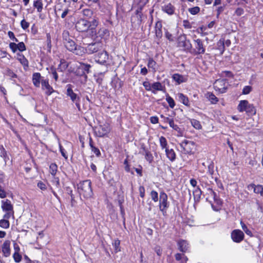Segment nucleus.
<instances>
[{
	"mask_svg": "<svg viewBox=\"0 0 263 263\" xmlns=\"http://www.w3.org/2000/svg\"><path fill=\"white\" fill-rule=\"evenodd\" d=\"M248 190H253L254 193L260 195L263 197V186L260 184L255 185L254 183L250 184L248 185Z\"/></svg>",
	"mask_w": 263,
	"mask_h": 263,
	"instance_id": "2eb2a0df",
	"label": "nucleus"
},
{
	"mask_svg": "<svg viewBox=\"0 0 263 263\" xmlns=\"http://www.w3.org/2000/svg\"><path fill=\"white\" fill-rule=\"evenodd\" d=\"M11 242L9 240H6L1 246V250L3 255L5 257H8L11 255Z\"/></svg>",
	"mask_w": 263,
	"mask_h": 263,
	"instance_id": "9d476101",
	"label": "nucleus"
},
{
	"mask_svg": "<svg viewBox=\"0 0 263 263\" xmlns=\"http://www.w3.org/2000/svg\"><path fill=\"white\" fill-rule=\"evenodd\" d=\"M177 96L178 97L179 100L184 105L187 106H190V102L188 98L186 96L182 93H178Z\"/></svg>",
	"mask_w": 263,
	"mask_h": 263,
	"instance_id": "393cba45",
	"label": "nucleus"
},
{
	"mask_svg": "<svg viewBox=\"0 0 263 263\" xmlns=\"http://www.w3.org/2000/svg\"><path fill=\"white\" fill-rule=\"evenodd\" d=\"M67 95L68 96L72 102H76V104L79 109L80 108V104L79 103V98L77 95L70 88H68L67 89Z\"/></svg>",
	"mask_w": 263,
	"mask_h": 263,
	"instance_id": "dca6fc26",
	"label": "nucleus"
},
{
	"mask_svg": "<svg viewBox=\"0 0 263 263\" xmlns=\"http://www.w3.org/2000/svg\"><path fill=\"white\" fill-rule=\"evenodd\" d=\"M78 190L80 195L84 198L88 199L92 197V191L91 187V182L85 180L78 184Z\"/></svg>",
	"mask_w": 263,
	"mask_h": 263,
	"instance_id": "f03ea898",
	"label": "nucleus"
},
{
	"mask_svg": "<svg viewBox=\"0 0 263 263\" xmlns=\"http://www.w3.org/2000/svg\"><path fill=\"white\" fill-rule=\"evenodd\" d=\"M21 24L22 27L24 29H25L29 27V23L27 22H26L25 20H23L21 21Z\"/></svg>",
	"mask_w": 263,
	"mask_h": 263,
	"instance_id": "603ef678",
	"label": "nucleus"
},
{
	"mask_svg": "<svg viewBox=\"0 0 263 263\" xmlns=\"http://www.w3.org/2000/svg\"><path fill=\"white\" fill-rule=\"evenodd\" d=\"M12 257L14 261L16 263L21 262L22 259V256L20 253L14 252Z\"/></svg>",
	"mask_w": 263,
	"mask_h": 263,
	"instance_id": "72a5a7b5",
	"label": "nucleus"
},
{
	"mask_svg": "<svg viewBox=\"0 0 263 263\" xmlns=\"http://www.w3.org/2000/svg\"><path fill=\"white\" fill-rule=\"evenodd\" d=\"M16 59L20 61L21 64L24 66V69H26L28 67V61L27 59L21 53L16 54Z\"/></svg>",
	"mask_w": 263,
	"mask_h": 263,
	"instance_id": "412c9836",
	"label": "nucleus"
},
{
	"mask_svg": "<svg viewBox=\"0 0 263 263\" xmlns=\"http://www.w3.org/2000/svg\"><path fill=\"white\" fill-rule=\"evenodd\" d=\"M244 236L243 232L238 229L234 230L231 233V238L237 243L241 242L243 239Z\"/></svg>",
	"mask_w": 263,
	"mask_h": 263,
	"instance_id": "f8f14e48",
	"label": "nucleus"
},
{
	"mask_svg": "<svg viewBox=\"0 0 263 263\" xmlns=\"http://www.w3.org/2000/svg\"><path fill=\"white\" fill-rule=\"evenodd\" d=\"M143 85L146 90H152V84L149 82H144Z\"/></svg>",
	"mask_w": 263,
	"mask_h": 263,
	"instance_id": "49530a36",
	"label": "nucleus"
},
{
	"mask_svg": "<svg viewBox=\"0 0 263 263\" xmlns=\"http://www.w3.org/2000/svg\"><path fill=\"white\" fill-rule=\"evenodd\" d=\"M98 36L102 39H106L109 35V33L108 30L106 28H101L98 33Z\"/></svg>",
	"mask_w": 263,
	"mask_h": 263,
	"instance_id": "cd10ccee",
	"label": "nucleus"
},
{
	"mask_svg": "<svg viewBox=\"0 0 263 263\" xmlns=\"http://www.w3.org/2000/svg\"><path fill=\"white\" fill-rule=\"evenodd\" d=\"M13 248H14V252H17L20 253V248L19 246L16 243H14L13 244Z\"/></svg>",
	"mask_w": 263,
	"mask_h": 263,
	"instance_id": "680f3d73",
	"label": "nucleus"
},
{
	"mask_svg": "<svg viewBox=\"0 0 263 263\" xmlns=\"http://www.w3.org/2000/svg\"><path fill=\"white\" fill-rule=\"evenodd\" d=\"M120 241L119 240H116L114 243L115 250L116 252H118L120 251Z\"/></svg>",
	"mask_w": 263,
	"mask_h": 263,
	"instance_id": "a18cd8bd",
	"label": "nucleus"
},
{
	"mask_svg": "<svg viewBox=\"0 0 263 263\" xmlns=\"http://www.w3.org/2000/svg\"><path fill=\"white\" fill-rule=\"evenodd\" d=\"M72 52L76 55L82 56L84 54L87 53L86 48L77 45L76 49H74Z\"/></svg>",
	"mask_w": 263,
	"mask_h": 263,
	"instance_id": "b1692460",
	"label": "nucleus"
},
{
	"mask_svg": "<svg viewBox=\"0 0 263 263\" xmlns=\"http://www.w3.org/2000/svg\"><path fill=\"white\" fill-rule=\"evenodd\" d=\"M205 96L212 104H216L218 101V98L212 92H208Z\"/></svg>",
	"mask_w": 263,
	"mask_h": 263,
	"instance_id": "a878e982",
	"label": "nucleus"
},
{
	"mask_svg": "<svg viewBox=\"0 0 263 263\" xmlns=\"http://www.w3.org/2000/svg\"><path fill=\"white\" fill-rule=\"evenodd\" d=\"M102 48V45L99 43H94L87 45L86 47L87 53L92 54Z\"/></svg>",
	"mask_w": 263,
	"mask_h": 263,
	"instance_id": "4468645a",
	"label": "nucleus"
},
{
	"mask_svg": "<svg viewBox=\"0 0 263 263\" xmlns=\"http://www.w3.org/2000/svg\"><path fill=\"white\" fill-rule=\"evenodd\" d=\"M145 151V158L149 162H152L153 159L152 154L147 150Z\"/></svg>",
	"mask_w": 263,
	"mask_h": 263,
	"instance_id": "37998d69",
	"label": "nucleus"
},
{
	"mask_svg": "<svg viewBox=\"0 0 263 263\" xmlns=\"http://www.w3.org/2000/svg\"><path fill=\"white\" fill-rule=\"evenodd\" d=\"M34 7L37 9L38 12H41L43 9V4L40 0H37L34 2Z\"/></svg>",
	"mask_w": 263,
	"mask_h": 263,
	"instance_id": "f704fd0d",
	"label": "nucleus"
},
{
	"mask_svg": "<svg viewBox=\"0 0 263 263\" xmlns=\"http://www.w3.org/2000/svg\"><path fill=\"white\" fill-rule=\"evenodd\" d=\"M214 87L216 91L224 93L227 89V82L223 79L217 80L214 84Z\"/></svg>",
	"mask_w": 263,
	"mask_h": 263,
	"instance_id": "6e6552de",
	"label": "nucleus"
},
{
	"mask_svg": "<svg viewBox=\"0 0 263 263\" xmlns=\"http://www.w3.org/2000/svg\"><path fill=\"white\" fill-rule=\"evenodd\" d=\"M191 124L193 126L197 129H200L202 128V126L200 122L198 120L193 119L191 121Z\"/></svg>",
	"mask_w": 263,
	"mask_h": 263,
	"instance_id": "e433bc0d",
	"label": "nucleus"
},
{
	"mask_svg": "<svg viewBox=\"0 0 263 263\" xmlns=\"http://www.w3.org/2000/svg\"><path fill=\"white\" fill-rule=\"evenodd\" d=\"M235 13L237 15L240 16L243 13V10L242 8H238L235 11Z\"/></svg>",
	"mask_w": 263,
	"mask_h": 263,
	"instance_id": "bf43d9fd",
	"label": "nucleus"
},
{
	"mask_svg": "<svg viewBox=\"0 0 263 263\" xmlns=\"http://www.w3.org/2000/svg\"><path fill=\"white\" fill-rule=\"evenodd\" d=\"M221 43L225 46L229 47L231 45V41L230 40H227L224 42L221 41Z\"/></svg>",
	"mask_w": 263,
	"mask_h": 263,
	"instance_id": "338daca9",
	"label": "nucleus"
},
{
	"mask_svg": "<svg viewBox=\"0 0 263 263\" xmlns=\"http://www.w3.org/2000/svg\"><path fill=\"white\" fill-rule=\"evenodd\" d=\"M151 122L153 124H156L158 122V118L156 116L152 117L150 119Z\"/></svg>",
	"mask_w": 263,
	"mask_h": 263,
	"instance_id": "052dcab7",
	"label": "nucleus"
},
{
	"mask_svg": "<svg viewBox=\"0 0 263 263\" xmlns=\"http://www.w3.org/2000/svg\"><path fill=\"white\" fill-rule=\"evenodd\" d=\"M151 198L154 201V202H157L158 200V194L157 192L155 191H152L151 192Z\"/></svg>",
	"mask_w": 263,
	"mask_h": 263,
	"instance_id": "79ce46f5",
	"label": "nucleus"
},
{
	"mask_svg": "<svg viewBox=\"0 0 263 263\" xmlns=\"http://www.w3.org/2000/svg\"><path fill=\"white\" fill-rule=\"evenodd\" d=\"M1 208L3 211L6 213L4 215V218L5 219H9L11 216H14L13 206L11 203L10 200L5 199L2 200Z\"/></svg>",
	"mask_w": 263,
	"mask_h": 263,
	"instance_id": "20e7f679",
	"label": "nucleus"
},
{
	"mask_svg": "<svg viewBox=\"0 0 263 263\" xmlns=\"http://www.w3.org/2000/svg\"><path fill=\"white\" fill-rule=\"evenodd\" d=\"M252 90V87L251 86H245L242 90V93L243 95H248L250 93Z\"/></svg>",
	"mask_w": 263,
	"mask_h": 263,
	"instance_id": "a19ab883",
	"label": "nucleus"
},
{
	"mask_svg": "<svg viewBox=\"0 0 263 263\" xmlns=\"http://www.w3.org/2000/svg\"><path fill=\"white\" fill-rule=\"evenodd\" d=\"M166 120L168 122L170 126L172 128H173L174 130H175L178 132H180V128L177 125L175 124L173 120L170 119L168 118H166Z\"/></svg>",
	"mask_w": 263,
	"mask_h": 263,
	"instance_id": "2f4dec72",
	"label": "nucleus"
},
{
	"mask_svg": "<svg viewBox=\"0 0 263 263\" xmlns=\"http://www.w3.org/2000/svg\"><path fill=\"white\" fill-rule=\"evenodd\" d=\"M237 109L239 112L255 113V107L253 104H250L247 100H241L239 102Z\"/></svg>",
	"mask_w": 263,
	"mask_h": 263,
	"instance_id": "39448f33",
	"label": "nucleus"
},
{
	"mask_svg": "<svg viewBox=\"0 0 263 263\" xmlns=\"http://www.w3.org/2000/svg\"><path fill=\"white\" fill-rule=\"evenodd\" d=\"M68 33H65L64 34V44L65 47L70 51L73 52L76 49V47L77 45L75 42L68 36H67Z\"/></svg>",
	"mask_w": 263,
	"mask_h": 263,
	"instance_id": "9b49d317",
	"label": "nucleus"
},
{
	"mask_svg": "<svg viewBox=\"0 0 263 263\" xmlns=\"http://www.w3.org/2000/svg\"><path fill=\"white\" fill-rule=\"evenodd\" d=\"M200 11V8L198 7H195L189 9V11L193 15L197 14Z\"/></svg>",
	"mask_w": 263,
	"mask_h": 263,
	"instance_id": "c03bdc74",
	"label": "nucleus"
},
{
	"mask_svg": "<svg viewBox=\"0 0 263 263\" xmlns=\"http://www.w3.org/2000/svg\"><path fill=\"white\" fill-rule=\"evenodd\" d=\"M7 52L5 51L0 50V58H4L7 56Z\"/></svg>",
	"mask_w": 263,
	"mask_h": 263,
	"instance_id": "69168bd1",
	"label": "nucleus"
},
{
	"mask_svg": "<svg viewBox=\"0 0 263 263\" xmlns=\"http://www.w3.org/2000/svg\"><path fill=\"white\" fill-rule=\"evenodd\" d=\"M37 186L41 190L44 191L46 189V185L42 181H40L37 183Z\"/></svg>",
	"mask_w": 263,
	"mask_h": 263,
	"instance_id": "8fccbe9b",
	"label": "nucleus"
},
{
	"mask_svg": "<svg viewBox=\"0 0 263 263\" xmlns=\"http://www.w3.org/2000/svg\"><path fill=\"white\" fill-rule=\"evenodd\" d=\"M165 36L170 41H173V39L172 38V34L169 33L168 31H166L165 32Z\"/></svg>",
	"mask_w": 263,
	"mask_h": 263,
	"instance_id": "0e129e2a",
	"label": "nucleus"
},
{
	"mask_svg": "<svg viewBox=\"0 0 263 263\" xmlns=\"http://www.w3.org/2000/svg\"><path fill=\"white\" fill-rule=\"evenodd\" d=\"M162 86L159 82H155L152 84V91L153 93H156V91L162 90Z\"/></svg>",
	"mask_w": 263,
	"mask_h": 263,
	"instance_id": "c756f323",
	"label": "nucleus"
},
{
	"mask_svg": "<svg viewBox=\"0 0 263 263\" xmlns=\"http://www.w3.org/2000/svg\"><path fill=\"white\" fill-rule=\"evenodd\" d=\"M222 77H227L229 78H232L233 77V74L230 71H224L221 73Z\"/></svg>",
	"mask_w": 263,
	"mask_h": 263,
	"instance_id": "09e8293b",
	"label": "nucleus"
},
{
	"mask_svg": "<svg viewBox=\"0 0 263 263\" xmlns=\"http://www.w3.org/2000/svg\"><path fill=\"white\" fill-rule=\"evenodd\" d=\"M7 194L5 191L0 187V198H4L6 197Z\"/></svg>",
	"mask_w": 263,
	"mask_h": 263,
	"instance_id": "5fc2aeb1",
	"label": "nucleus"
},
{
	"mask_svg": "<svg viewBox=\"0 0 263 263\" xmlns=\"http://www.w3.org/2000/svg\"><path fill=\"white\" fill-rule=\"evenodd\" d=\"M17 49L20 51H23L26 50V47L23 42H20L17 44Z\"/></svg>",
	"mask_w": 263,
	"mask_h": 263,
	"instance_id": "de8ad7c7",
	"label": "nucleus"
},
{
	"mask_svg": "<svg viewBox=\"0 0 263 263\" xmlns=\"http://www.w3.org/2000/svg\"><path fill=\"white\" fill-rule=\"evenodd\" d=\"M8 35L9 37L11 39L13 40L14 41H15L16 42H18L17 39L15 37L13 32H12V31H9L8 32Z\"/></svg>",
	"mask_w": 263,
	"mask_h": 263,
	"instance_id": "864d4df0",
	"label": "nucleus"
},
{
	"mask_svg": "<svg viewBox=\"0 0 263 263\" xmlns=\"http://www.w3.org/2000/svg\"><path fill=\"white\" fill-rule=\"evenodd\" d=\"M224 6H220L218 7L217 9V17H218L220 14L224 10Z\"/></svg>",
	"mask_w": 263,
	"mask_h": 263,
	"instance_id": "e2e57ef3",
	"label": "nucleus"
},
{
	"mask_svg": "<svg viewBox=\"0 0 263 263\" xmlns=\"http://www.w3.org/2000/svg\"><path fill=\"white\" fill-rule=\"evenodd\" d=\"M9 47L13 52H15L17 49V44L15 43H10Z\"/></svg>",
	"mask_w": 263,
	"mask_h": 263,
	"instance_id": "3c124183",
	"label": "nucleus"
},
{
	"mask_svg": "<svg viewBox=\"0 0 263 263\" xmlns=\"http://www.w3.org/2000/svg\"><path fill=\"white\" fill-rule=\"evenodd\" d=\"M240 224L242 230L245 231V232L249 236H252V233L250 230H249L246 224L240 221Z\"/></svg>",
	"mask_w": 263,
	"mask_h": 263,
	"instance_id": "4c0bfd02",
	"label": "nucleus"
},
{
	"mask_svg": "<svg viewBox=\"0 0 263 263\" xmlns=\"http://www.w3.org/2000/svg\"><path fill=\"white\" fill-rule=\"evenodd\" d=\"M183 25L186 29H189L191 28V25L190 23H189V21L186 20L183 21Z\"/></svg>",
	"mask_w": 263,
	"mask_h": 263,
	"instance_id": "4d7b16f0",
	"label": "nucleus"
},
{
	"mask_svg": "<svg viewBox=\"0 0 263 263\" xmlns=\"http://www.w3.org/2000/svg\"><path fill=\"white\" fill-rule=\"evenodd\" d=\"M108 59L109 57L107 52L103 50L96 56L95 61L101 64H104L108 60Z\"/></svg>",
	"mask_w": 263,
	"mask_h": 263,
	"instance_id": "ddd939ff",
	"label": "nucleus"
},
{
	"mask_svg": "<svg viewBox=\"0 0 263 263\" xmlns=\"http://www.w3.org/2000/svg\"><path fill=\"white\" fill-rule=\"evenodd\" d=\"M178 46L182 48L184 50H190L192 45L189 40H186V36L181 34L178 38Z\"/></svg>",
	"mask_w": 263,
	"mask_h": 263,
	"instance_id": "0eeeda50",
	"label": "nucleus"
},
{
	"mask_svg": "<svg viewBox=\"0 0 263 263\" xmlns=\"http://www.w3.org/2000/svg\"><path fill=\"white\" fill-rule=\"evenodd\" d=\"M166 101L167 102L171 108H173L175 106V103L174 99L169 96H167L166 98Z\"/></svg>",
	"mask_w": 263,
	"mask_h": 263,
	"instance_id": "58836bf2",
	"label": "nucleus"
},
{
	"mask_svg": "<svg viewBox=\"0 0 263 263\" xmlns=\"http://www.w3.org/2000/svg\"><path fill=\"white\" fill-rule=\"evenodd\" d=\"M147 66L148 68L152 69L153 72L156 71V63L152 59H149Z\"/></svg>",
	"mask_w": 263,
	"mask_h": 263,
	"instance_id": "c9c22d12",
	"label": "nucleus"
},
{
	"mask_svg": "<svg viewBox=\"0 0 263 263\" xmlns=\"http://www.w3.org/2000/svg\"><path fill=\"white\" fill-rule=\"evenodd\" d=\"M180 145L184 153L187 154H193L196 148L195 143L193 141L187 140H184L180 143Z\"/></svg>",
	"mask_w": 263,
	"mask_h": 263,
	"instance_id": "423d86ee",
	"label": "nucleus"
},
{
	"mask_svg": "<svg viewBox=\"0 0 263 263\" xmlns=\"http://www.w3.org/2000/svg\"><path fill=\"white\" fill-rule=\"evenodd\" d=\"M10 223L8 219H4L0 220V227L3 229H8L9 228Z\"/></svg>",
	"mask_w": 263,
	"mask_h": 263,
	"instance_id": "7c9ffc66",
	"label": "nucleus"
},
{
	"mask_svg": "<svg viewBox=\"0 0 263 263\" xmlns=\"http://www.w3.org/2000/svg\"><path fill=\"white\" fill-rule=\"evenodd\" d=\"M41 84L42 88L45 90V92L48 95H50L53 92L52 88L49 85L47 80H42Z\"/></svg>",
	"mask_w": 263,
	"mask_h": 263,
	"instance_id": "6ab92c4d",
	"label": "nucleus"
},
{
	"mask_svg": "<svg viewBox=\"0 0 263 263\" xmlns=\"http://www.w3.org/2000/svg\"><path fill=\"white\" fill-rule=\"evenodd\" d=\"M190 184H191L192 186L195 187L197 185V181L195 179H192L190 180Z\"/></svg>",
	"mask_w": 263,
	"mask_h": 263,
	"instance_id": "774afa93",
	"label": "nucleus"
},
{
	"mask_svg": "<svg viewBox=\"0 0 263 263\" xmlns=\"http://www.w3.org/2000/svg\"><path fill=\"white\" fill-rule=\"evenodd\" d=\"M50 172L52 175H55L57 171V166L54 163H52L49 166Z\"/></svg>",
	"mask_w": 263,
	"mask_h": 263,
	"instance_id": "ea45409f",
	"label": "nucleus"
},
{
	"mask_svg": "<svg viewBox=\"0 0 263 263\" xmlns=\"http://www.w3.org/2000/svg\"><path fill=\"white\" fill-rule=\"evenodd\" d=\"M172 78L173 80L177 83V84H180V83L185 82L187 81L186 77L180 75L178 73L173 74Z\"/></svg>",
	"mask_w": 263,
	"mask_h": 263,
	"instance_id": "4be33fe9",
	"label": "nucleus"
},
{
	"mask_svg": "<svg viewBox=\"0 0 263 263\" xmlns=\"http://www.w3.org/2000/svg\"><path fill=\"white\" fill-rule=\"evenodd\" d=\"M178 246L180 251L185 252L189 248V245L185 240H180L178 242Z\"/></svg>",
	"mask_w": 263,
	"mask_h": 263,
	"instance_id": "bb28decb",
	"label": "nucleus"
},
{
	"mask_svg": "<svg viewBox=\"0 0 263 263\" xmlns=\"http://www.w3.org/2000/svg\"><path fill=\"white\" fill-rule=\"evenodd\" d=\"M195 51L198 54H202L205 52L203 44L200 40L197 39L195 41Z\"/></svg>",
	"mask_w": 263,
	"mask_h": 263,
	"instance_id": "a211bd4d",
	"label": "nucleus"
},
{
	"mask_svg": "<svg viewBox=\"0 0 263 263\" xmlns=\"http://www.w3.org/2000/svg\"><path fill=\"white\" fill-rule=\"evenodd\" d=\"M159 142L162 148L165 149H166V148H167V142L165 138H164L163 136L160 137L159 138Z\"/></svg>",
	"mask_w": 263,
	"mask_h": 263,
	"instance_id": "473e14b6",
	"label": "nucleus"
},
{
	"mask_svg": "<svg viewBox=\"0 0 263 263\" xmlns=\"http://www.w3.org/2000/svg\"><path fill=\"white\" fill-rule=\"evenodd\" d=\"M165 153L167 157L172 161H173L176 158V154L173 149L166 148Z\"/></svg>",
	"mask_w": 263,
	"mask_h": 263,
	"instance_id": "c85d7f7f",
	"label": "nucleus"
},
{
	"mask_svg": "<svg viewBox=\"0 0 263 263\" xmlns=\"http://www.w3.org/2000/svg\"><path fill=\"white\" fill-rule=\"evenodd\" d=\"M162 10L168 15H172L174 13L175 8L172 4L168 3L164 5L162 7Z\"/></svg>",
	"mask_w": 263,
	"mask_h": 263,
	"instance_id": "aec40b11",
	"label": "nucleus"
},
{
	"mask_svg": "<svg viewBox=\"0 0 263 263\" xmlns=\"http://www.w3.org/2000/svg\"><path fill=\"white\" fill-rule=\"evenodd\" d=\"M41 76L40 73H34L32 76V82L34 85L39 87L41 82Z\"/></svg>",
	"mask_w": 263,
	"mask_h": 263,
	"instance_id": "5701e85b",
	"label": "nucleus"
},
{
	"mask_svg": "<svg viewBox=\"0 0 263 263\" xmlns=\"http://www.w3.org/2000/svg\"><path fill=\"white\" fill-rule=\"evenodd\" d=\"M78 67L80 69L82 70V71L81 72L80 71H77V74L79 75L84 74V77L85 79H86L87 76L85 74V71H86L87 73H88L91 66L89 64L80 63H79V66Z\"/></svg>",
	"mask_w": 263,
	"mask_h": 263,
	"instance_id": "f3484780",
	"label": "nucleus"
},
{
	"mask_svg": "<svg viewBox=\"0 0 263 263\" xmlns=\"http://www.w3.org/2000/svg\"><path fill=\"white\" fill-rule=\"evenodd\" d=\"M51 72L55 80L57 81L58 79V76L54 68H51Z\"/></svg>",
	"mask_w": 263,
	"mask_h": 263,
	"instance_id": "13d9d810",
	"label": "nucleus"
},
{
	"mask_svg": "<svg viewBox=\"0 0 263 263\" xmlns=\"http://www.w3.org/2000/svg\"><path fill=\"white\" fill-rule=\"evenodd\" d=\"M99 22L96 19H93L91 22H89L85 19H80L76 23V28L80 32H87L95 29L98 26Z\"/></svg>",
	"mask_w": 263,
	"mask_h": 263,
	"instance_id": "f257e3e1",
	"label": "nucleus"
},
{
	"mask_svg": "<svg viewBox=\"0 0 263 263\" xmlns=\"http://www.w3.org/2000/svg\"><path fill=\"white\" fill-rule=\"evenodd\" d=\"M168 207L167 196L165 193H161L160 194L159 209L164 214Z\"/></svg>",
	"mask_w": 263,
	"mask_h": 263,
	"instance_id": "1a4fd4ad",
	"label": "nucleus"
},
{
	"mask_svg": "<svg viewBox=\"0 0 263 263\" xmlns=\"http://www.w3.org/2000/svg\"><path fill=\"white\" fill-rule=\"evenodd\" d=\"M111 130L110 124L107 121H99V124L95 127L96 135L99 137L107 136Z\"/></svg>",
	"mask_w": 263,
	"mask_h": 263,
	"instance_id": "7ed1b4c3",
	"label": "nucleus"
},
{
	"mask_svg": "<svg viewBox=\"0 0 263 263\" xmlns=\"http://www.w3.org/2000/svg\"><path fill=\"white\" fill-rule=\"evenodd\" d=\"M140 196L143 198L145 195V189L143 186H140L139 189Z\"/></svg>",
	"mask_w": 263,
	"mask_h": 263,
	"instance_id": "6e6d98bb",
	"label": "nucleus"
}]
</instances>
